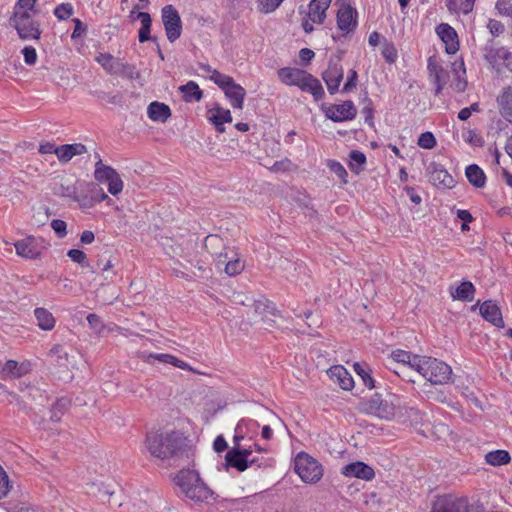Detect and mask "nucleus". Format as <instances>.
<instances>
[{
  "instance_id": "nucleus-1",
  "label": "nucleus",
  "mask_w": 512,
  "mask_h": 512,
  "mask_svg": "<svg viewBox=\"0 0 512 512\" xmlns=\"http://www.w3.org/2000/svg\"><path fill=\"white\" fill-rule=\"evenodd\" d=\"M36 3L37 0H17L14 6L10 23L22 40L40 39L42 33L40 23L34 19L38 13Z\"/></svg>"
},
{
  "instance_id": "nucleus-2",
  "label": "nucleus",
  "mask_w": 512,
  "mask_h": 512,
  "mask_svg": "<svg viewBox=\"0 0 512 512\" xmlns=\"http://www.w3.org/2000/svg\"><path fill=\"white\" fill-rule=\"evenodd\" d=\"M185 444L182 433L177 431H152L146 435L145 445L151 456L159 459H169Z\"/></svg>"
},
{
  "instance_id": "nucleus-3",
  "label": "nucleus",
  "mask_w": 512,
  "mask_h": 512,
  "mask_svg": "<svg viewBox=\"0 0 512 512\" xmlns=\"http://www.w3.org/2000/svg\"><path fill=\"white\" fill-rule=\"evenodd\" d=\"M175 483L186 498L195 503H209L215 499L214 491L192 469H182L175 477Z\"/></svg>"
},
{
  "instance_id": "nucleus-4",
  "label": "nucleus",
  "mask_w": 512,
  "mask_h": 512,
  "mask_svg": "<svg viewBox=\"0 0 512 512\" xmlns=\"http://www.w3.org/2000/svg\"><path fill=\"white\" fill-rule=\"evenodd\" d=\"M279 80L288 86H297L300 90L313 95L316 101L324 96V89L321 82L312 74L298 69L285 67L277 71Z\"/></svg>"
},
{
  "instance_id": "nucleus-5",
  "label": "nucleus",
  "mask_w": 512,
  "mask_h": 512,
  "mask_svg": "<svg viewBox=\"0 0 512 512\" xmlns=\"http://www.w3.org/2000/svg\"><path fill=\"white\" fill-rule=\"evenodd\" d=\"M401 406V398L394 393H374L363 403L364 411L379 419L391 421Z\"/></svg>"
},
{
  "instance_id": "nucleus-6",
  "label": "nucleus",
  "mask_w": 512,
  "mask_h": 512,
  "mask_svg": "<svg viewBox=\"0 0 512 512\" xmlns=\"http://www.w3.org/2000/svg\"><path fill=\"white\" fill-rule=\"evenodd\" d=\"M202 69L210 74V80L224 92L232 108L242 110L246 90L236 83L231 76L223 74L209 65L202 66Z\"/></svg>"
},
{
  "instance_id": "nucleus-7",
  "label": "nucleus",
  "mask_w": 512,
  "mask_h": 512,
  "mask_svg": "<svg viewBox=\"0 0 512 512\" xmlns=\"http://www.w3.org/2000/svg\"><path fill=\"white\" fill-rule=\"evenodd\" d=\"M417 373L434 385H443L449 382L452 375L451 367L437 358L423 356L417 364Z\"/></svg>"
},
{
  "instance_id": "nucleus-8",
  "label": "nucleus",
  "mask_w": 512,
  "mask_h": 512,
  "mask_svg": "<svg viewBox=\"0 0 512 512\" xmlns=\"http://www.w3.org/2000/svg\"><path fill=\"white\" fill-rule=\"evenodd\" d=\"M483 504L471 503L465 496L443 495L433 502L430 512H482Z\"/></svg>"
},
{
  "instance_id": "nucleus-9",
  "label": "nucleus",
  "mask_w": 512,
  "mask_h": 512,
  "mask_svg": "<svg viewBox=\"0 0 512 512\" xmlns=\"http://www.w3.org/2000/svg\"><path fill=\"white\" fill-rule=\"evenodd\" d=\"M97 161L94 169V179L107 186L112 196H118L124 189V182L120 174L112 166L103 163L99 154L95 156Z\"/></svg>"
},
{
  "instance_id": "nucleus-10",
  "label": "nucleus",
  "mask_w": 512,
  "mask_h": 512,
  "mask_svg": "<svg viewBox=\"0 0 512 512\" xmlns=\"http://www.w3.org/2000/svg\"><path fill=\"white\" fill-rule=\"evenodd\" d=\"M294 470L303 482L309 484L319 482L323 476L321 463L305 452L295 457Z\"/></svg>"
},
{
  "instance_id": "nucleus-11",
  "label": "nucleus",
  "mask_w": 512,
  "mask_h": 512,
  "mask_svg": "<svg viewBox=\"0 0 512 512\" xmlns=\"http://www.w3.org/2000/svg\"><path fill=\"white\" fill-rule=\"evenodd\" d=\"M241 440H243V436H234V446L227 452L225 460L228 466L236 468L239 472H244L252 465L254 460H249L253 450L241 446Z\"/></svg>"
},
{
  "instance_id": "nucleus-12",
  "label": "nucleus",
  "mask_w": 512,
  "mask_h": 512,
  "mask_svg": "<svg viewBox=\"0 0 512 512\" xmlns=\"http://www.w3.org/2000/svg\"><path fill=\"white\" fill-rule=\"evenodd\" d=\"M96 62L110 75H120L133 79L137 74L135 67L114 57L110 53H100Z\"/></svg>"
},
{
  "instance_id": "nucleus-13",
  "label": "nucleus",
  "mask_w": 512,
  "mask_h": 512,
  "mask_svg": "<svg viewBox=\"0 0 512 512\" xmlns=\"http://www.w3.org/2000/svg\"><path fill=\"white\" fill-rule=\"evenodd\" d=\"M161 20L165 29L167 39L173 43L182 34V20L177 9L171 5H165L161 9Z\"/></svg>"
},
{
  "instance_id": "nucleus-14",
  "label": "nucleus",
  "mask_w": 512,
  "mask_h": 512,
  "mask_svg": "<svg viewBox=\"0 0 512 512\" xmlns=\"http://www.w3.org/2000/svg\"><path fill=\"white\" fill-rule=\"evenodd\" d=\"M332 0H311L308 5V13L302 22L306 33L314 30V25H321L326 19V11Z\"/></svg>"
},
{
  "instance_id": "nucleus-15",
  "label": "nucleus",
  "mask_w": 512,
  "mask_h": 512,
  "mask_svg": "<svg viewBox=\"0 0 512 512\" xmlns=\"http://www.w3.org/2000/svg\"><path fill=\"white\" fill-rule=\"evenodd\" d=\"M324 115L333 122H347L355 119L357 108L352 100L339 104H330L323 108Z\"/></svg>"
},
{
  "instance_id": "nucleus-16",
  "label": "nucleus",
  "mask_w": 512,
  "mask_h": 512,
  "mask_svg": "<svg viewBox=\"0 0 512 512\" xmlns=\"http://www.w3.org/2000/svg\"><path fill=\"white\" fill-rule=\"evenodd\" d=\"M16 254L27 260L40 259L43 252V247L40 240L33 235H28L14 243Z\"/></svg>"
},
{
  "instance_id": "nucleus-17",
  "label": "nucleus",
  "mask_w": 512,
  "mask_h": 512,
  "mask_svg": "<svg viewBox=\"0 0 512 512\" xmlns=\"http://www.w3.org/2000/svg\"><path fill=\"white\" fill-rule=\"evenodd\" d=\"M357 10L348 3H343L338 9L336 20L338 29L344 34L353 32L357 27Z\"/></svg>"
},
{
  "instance_id": "nucleus-18",
  "label": "nucleus",
  "mask_w": 512,
  "mask_h": 512,
  "mask_svg": "<svg viewBox=\"0 0 512 512\" xmlns=\"http://www.w3.org/2000/svg\"><path fill=\"white\" fill-rule=\"evenodd\" d=\"M435 32L441 39L444 50L449 55H454L459 51L460 42L456 30L447 23H441L436 26Z\"/></svg>"
},
{
  "instance_id": "nucleus-19",
  "label": "nucleus",
  "mask_w": 512,
  "mask_h": 512,
  "mask_svg": "<svg viewBox=\"0 0 512 512\" xmlns=\"http://www.w3.org/2000/svg\"><path fill=\"white\" fill-rule=\"evenodd\" d=\"M252 307L254 317L259 318L269 327H273L276 322L275 318L280 317V313L276 309L274 303L264 297L255 300Z\"/></svg>"
},
{
  "instance_id": "nucleus-20",
  "label": "nucleus",
  "mask_w": 512,
  "mask_h": 512,
  "mask_svg": "<svg viewBox=\"0 0 512 512\" xmlns=\"http://www.w3.org/2000/svg\"><path fill=\"white\" fill-rule=\"evenodd\" d=\"M204 248L213 258L216 268H219L220 261L227 260L228 250L232 249L231 247L226 246L223 238L214 234L208 235L205 238Z\"/></svg>"
},
{
  "instance_id": "nucleus-21",
  "label": "nucleus",
  "mask_w": 512,
  "mask_h": 512,
  "mask_svg": "<svg viewBox=\"0 0 512 512\" xmlns=\"http://www.w3.org/2000/svg\"><path fill=\"white\" fill-rule=\"evenodd\" d=\"M342 65L337 62H329L328 68L322 74V78L326 83L327 89L330 94H335L339 91L340 84L343 80Z\"/></svg>"
},
{
  "instance_id": "nucleus-22",
  "label": "nucleus",
  "mask_w": 512,
  "mask_h": 512,
  "mask_svg": "<svg viewBox=\"0 0 512 512\" xmlns=\"http://www.w3.org/2000/svg\"><path fill=\"white\" fill-rule=\"evenodd\" d=\"M486 59L498 73L502 72L505 68H510L512 64V54L504 47L490 49Z\"/></svg>"
},
{
  "instance_id": "nucleus-23",
  "label": "nucleus",
  "mask_w": 512,
  "mask_h": 512,
  "mask_svg": "<svg viewBox=\"0 0 512 512\" xmlns=\"http://www.w3.org/2000/svg\"><path fill=\"white\" fill-rule=\"evenodd\" d=\"M222 265H224V272L228 276L233 277L239 275L244 270L245 260L237 250L232 248L228 250L227 260L219 262L218 269H220Z\"/></svg>"
},
{
  "instance_id": "nucleus-24",
  "label": "nucleus",
  "mask_w": 512,
  "mask_h": 512,
  "mask_svg": "<svg viewBox=\"0 0 512 512\" xmlns=\"http://www.w3.org/2000/svg\"><path fill=\"white\" fill-rule=\"evenodd\" d=\"M427 69L429 71V76L434 82L436 89L435 94L439 95L448 81V73L447 71L439 64V62L430 57L428 59Z\"/></svg>"
},
{
  "instance_id": "nucleus-25",
  "label": "nucleus",
  "mask_w": 512,
  "mask_h": 512,
  "mask_svg": "<svg viewBox=\"0 0 512 512\" xmlns=\"http://www.w3.org/2000/svg\"><path fill=\"white\" fill-rule=\"evenodd\" d=\"M329 378L343 390H351L354 380L349 371L343 365H333L327 370Z\"/></svg>"
},
{
  "instance_id": "nucleus-26",
  "label": "nucleus",
  "mask_w": 512,
  "mask_h": 512,
  "mask_svg": "<svg viewBox=\"0 0 512 512\" xmlns=\"http://www.w3.org/2000/svg\"><path fill=\"white\" fill-rule=\"evenodd\" d=\"M32 369L30 361L24 360L17 362L15 360H7L2 367V375L4 378H21L27 375Z\"/></svg>"
},
{
  "instance_id": "nucleus-27",
  "label": "nucleus",
  "mask_w": 512,
  "mask_h": 512,
  "mask_svg": "<svg viewBox=\"0 0 512 512\" xmlns=\"http://www.w3.org/2000/svg\"><path fill=\"white\" fill-rule=\"evenodd\" d=\"M342 474L346 477H356L366 481L372 480L375 476L373 468L360 461L345 465Z\"/></svg>"
},
{
  "instance_id": "nucleus-28",
  "label": "nucleus",
  "mask_w": 512,
  "mask_h": 512,
  "mask_svg": "<svg viewBox=\"0 0 512 512\" xmlns=\"http://www.w3.org/2000/svg\"><path fill=\"white\" fill-rule=\"evenodd\" d=\"M144 361L151 363V360H156L164 364H170L179 369L196 373V370L186 361L168 353H150L146 357H143Z\"/></svg>"
},
{
  "instance_id": "nucleus-29",
  "label": "nucleus",
  "mask_w": 512,
  "mask_h": 512,
  "mask_svg": "<svg viewBox=\"0 0 512 512\" xmlns=\"http://www.w3.org/2000/svg\"><path fill=\"white\" fill-rule=\"evenodd\" d=\"M207 119L211 124L214 125L218 133H224V124L232 122V115L230 110L224 109L217 105L208 110Z\"/></svg>"
},
{
  "instance_id": "nucleus-30",
  "label": "nucleus",
  "mask_w": 512,
  "mask_h": 512,
  "mask_svg": "<svg viewBox=\"0 0 512 512\" xmlns=\"http://www.w3.org/2000/svg\"><path fill=\"white\" fill-rule=\"evenodd\" d=\"M480 313L486 321H489L494 326L499 328L504 326V321L502 318L500 308L493 301H485L480 306Z\"/></svg>"
},
{
  "instance_id": "nucleus-31",
  "label": "nucleus",
  "mask_w": 512,
  "mask_h": 512,
  "mask_svg": "<svg viewBox=\"0 0 512 512\" xmlns=\"http://www.w3.org/2000/svg\"><path fill=\"white\" fill-rule=\"evenodd\" d=\"M422 357L423 356L413 354L402 349L393 350L390 354V359L393 362L402 364L403 366L408 367L414 371L417 370V364H420Z\"/></svg>"
},
{
  "instance_id": "nucleus-32",
  "label": "nucleus",
  "mask_w": 512,
  "mask_h": 512,
  "mask_svg": "<svg viewBox=\"0 0 512 512\" xmlns=\"http://www.w3.org/2000/svg\"><path fill=\"white\" fill-rule=\"evenodd\" d=\"M429 179L433 185L438 187L451 188L453 185V177L440 165H432L429 172Z\"/></svg>"
},
{
  "instance_id": "nucleus-33",
  "label": "nucleus",
  "mask_w": 512,
  "mask_h": 512,
  "mask_svg": "<svg viewBox=\"0 0 512 512\" xmlns=\"http://www.w3.org/2000/svg\"><path fill=\"white\" fill-rule=\"evenodd\" d=\"M147 115L150 120L155 122H166L171 116V109L168 105L154 101L147 108Z\"/></svg>"
},
{
  "instance_id": "nucleus-34",
  "label": "nucleus",
  "mask_w": 512,
  "mask_h": 512,
  "mask_svg": "<svg viewBox=\"0 0 512 512\" xmlns=\"http://www.w3.org/2000/svg\"><path fill=\"white\" fill-rule=\"evenodd\" d=\"M497 103L501 116L512 123V87L503 89L497 98Z\"/></svg>"
},
{
  "instance_id": "nucleus-35",
  "label": "nucleus",
  "mask_w": 512,
  "mask_h": 512,
  "mask_svg": "<svg viewBox=\"0 0 512 512\" xmlns=\"http://www.w3.org/2000/svg\"><path fill=\"white\" fill-rule=\"evenodd\" d=\"M87 152V148L82 143L65 144L59 146L58 160L62 163L69 162L74 156L82 155Z\"/></svg>"
},
{
  "instance_id": "nucleus-36",
  "label": "nucleus",
  "mask_w": 512,
  "mask_h": 512,
  "mask_svg": "<svg viewBox=\"0 0 512 512\" xmlns=\"http://www.w3.org/2000/svg\"><path fill=\"white\" fill-rule=\"evenodd\" d=\"M37 326L43 331H51L55 328L56 319L46 308L38 307L34 310Z\"/></svg>"
},
{
  "instance_id": "nucleus-37",
  "label": "nucleus",
  "mask_w": 512,
  "mask_h": 512,
  "mask_svg": "<svg viewBox=\"0 0 512 512\" xmlns=\"http://www.w3.org/2000/svg\"><path fill=\"white\" fill-rule=\"evenodd\" d=\"M484 461L486 464L493 467H500L507 465L511 462V455L507 450L496 449L487 452L484 455Z\"/></svg>"
},
{
  "instance_id": "nucleus-38",
  "label": "nucleus",
  "mask_w": 512,
  "mask_h": 512,
  "mask_svg": "<svg viewBox=\"0 0 512 512\" xmlns=\"http://www.w3.org/2000/svg\"><path fill=\"white\" fill-rule=\"evenodd\" d=\"M185 102L200 101L203 92L195 81H189L185 85L179 87Z\"/></svg>"
},
{
  "instance_id": "nucleus-39",
  "label": "nucleus",
  "mask_w": 512,
  "mask_h": 512,
  "mask_svg": "<svg viewBox=\"0 0 512 512\" xmlns=\"http://www.w3.org/2000/svg\"><path fill=\"white\" fill-rule=\"evenodd\" d=\"M476 0H446V6L452 14H469L474 8Z\"/></svg>"
},
{
  "instance_id": "nucleus-40",
  "label": "nucleus",
  "mask_w": 512,
  "mask_h": 512,
  "mask_svg": "<svg viewBox=\"0 0 512 512\" xmlns=\"http://www.w3.org/2000/svg\"><path fill=\"white\" fill-rule=\"evenodd\" d=\"M475 287L469 281L461 282L454 290H451L453 299L462 301H472L474 297Z\"/></svg>"
},
{
  "instance_id": "nucleus-41",
  "label": "nucleus",
  "mask_w": 512,
  "mask_h": 512,
  "mask_svg": "<svg viewBox=\"0 0 512 512\" xmlns=\"http://www.w3.org/2000/svg\"><path fill=\"white\" fill-rule=\"evenodd\" d=\"M468 181L475 187L481 188L485 185L486 177L483 170L476 164L469 165L465 170Z\"/></svg>"
},
{
  "instance_id": "nucleus-42",
  "label": "nucleus",
  "mask_w": 512,
  "mask_h": 512,
  "mask_svg": "<svg viewBox=\"0 0 512 512\" xmlns=\"http://www.w3.org/2000/svg\"><path fill=\"white\" fill-rule=\"evenodd\" d=\"M137 18L141 22V27L138 32V39H139V42L144 43L151 39L150 33H151L152 19H151L150 14L147 12H139L137 14Z\"/></svg>"
},
{
  "instance_id": "nucleus-43",
  "label": "nucleus",
  "mask_w": 512,
  "mask_h": 512,
  "mask_svg": "<svg viewBox=\"0 0 512 512\" xmlns=\"http://www.w3.org/2000/svg\"><path fill=\"white\" fill-rule=\"evenodd\" d=\"M353 367L356 374L361 378L365 387L368 389L375 388V380L372 378L371 369L367 364L356 362Z\"/></svg>"
},
{
  "instance_id": "nucleus-44",
  "label": "nucleus",
  "mask_w": 512,
  "mask_h": 512,
  "mask_svg": "<svg viewBox=\"0 0 512 512\" xmlns=\"http://www.w3.org/2000/svg\"><path fill=\"white\" fill-rule=\"evenodd\" d=\"M381 54L385 61L389 64H393L398 59V51L392 42L384 40L381 46Z\"/></svg>"
},
{
  "instance_id": "nucleus-45",
  "label": "nucleus",
  "mask_w": 512,
  "mask_h": 512,
  "mask_svg": "<svg viewBox=\"0 0 512 512\" xmlns=\"http://www.w3.org/2000/svg\"><path fill=\"white\" fill-rule=\"evenodd\" d=\"M53 14L59 21H64L74 14V7L69 2L61 3L54 8Z\"/></svg>"
},
{
  "instance_id": "nucleus-46",
  "label": "nucleus",
  "mask_w": 512,
  "mask_h": 512,
  "mask_svg": "<svg viewBox=\"0 0 512 512\" xmlns=\"http://www.w3.org/2000/svg\"><path fill=\"white\" fill-rule=\"evenodd\" d=\"M361 113L364 116L365 123L373 128L375 126L374 124V106L373 102L370 98L366 97L363 100V107L361 109Z\"/></svg>"
},
{
  "instance_id": "nucleus-47",
  "label": "nucleus",
  "mask_w": 512,
  "mask_h": 512,
  "mask_svg": "<svg viewBox=\"0 0 512 512\" xmlns=\"http://www.w3.org/2000/svg\"><path fill=\"white\" fill-rule=\"evenodd\" d=\"M259 12L269 14L276 11L284 0H255Z\"/></svg>"
},
{
  "instance_id": "nucleus-48",
  "label": "nucleus",
  "mask_w": 512,
  "mask_h": 512,
  "mask_svg": "<svg viewBox=\"0 0 512 512\" xmlns=\"http://www.w3.org/2000/svg\"><path fill=\"white\" fill-rule=\"evenodd\" d=\"M12 489V482L3 468V466L0 464V500L4 499L8 496L9 492Z\"/></svg>"
},
{
  "instance_id": "nucleus-49",
  "label": "nucleus",
  "mask_w": 512,
  "mask_h": 512,
  "mask_svg": "<svg viewBox=\"0 0 512 512\" xmlns=\"http://www.w3.org/2000/svg\"><path fill=\"white\" fill-rule=\"evenodd\" d=\"M436 144L437 142L435 136L432 132L429 131L421 133L417 140V145L427 150L433 149Z\"/></svg>"
},
{
  "instance_id": "nucleus-50",
  "label": "nucleus",
  "mask_w": 512,
  "mask_h": 512,
  "mask_svg": "<svg viewBox=\"0 0 512 512\" xmlns=\"http://www.w3.org/2000/svg\"><path fill=\"white\" fill-rule=\"evenodd\" d=\"M67 256L73 261L74 263L79 264L82 267H88L89 262L87 255L80 249H70L67 252Z\"/></svg>"
},
{
  "instance_id": "nucleus-51",
  "label": "nucleus",
  "mask_w": 512,
  "mask_h": 512,
  "mask_svg": "<svg viewBox=\"0 0 512 512\" xmlns=\"http://www.w3.org/2000/svg\"><path fill=\"white\" fill-rule=\"evenodd\" d=\"M327 166L343 183L347 182L348 173L340 162L329 160Z\"/></svg>"
},
{
  "instance_id": "nucleus-52",
  "label": "nucleus",
  "mask_w": 512,
  "mask_h": 512,
  "mask_svg": "<svg viewBox=\"0 0 512 512\" xmlns=\"http://www.w3.org/2000/svg\"><path fill=\"white\" fill-rule=\"evenodd\" d=\"M462 137L466 143L474 147H481L483 145L482 137L473 129L463 132Z\"/></svg>"
},
{
  "instance_id": "nucleus-53",
  "label": "nucleus",
  "mask_w": 512,
  "mask_h": 512,
  "mask_svg": "<svg viewBox=\"0 0 512 512\" xmlns=\"http://www.w3.org/2000/svg\"><path fill=\"white\" fill-rule=\"evenodd\" d=\"M292 167V161L288 158H284L282 160L274 162L273 165L269 168V170L274 173H284L291 171Z\"/></svg>"
},
{
  "instance_id": "nucleus-54",
  "label": "nucleus",
  "mask_w": 512,
  "mask_h": 512,
  "mask_svg": "<svg viewBox=\"0 0 512 512\" xmlns=\"http://www.w3.org/2000/svg\"><path fill=\"white\" fill-rule=\"evenodd\" d=\"M495 9L501 16L512 17V0H497Z\"/></svg>"
},
{
  "instance_id": "nucleus-55",
  "label": "nucleus",
  "mask_w": 512,
  "mask_h": 512,
  "mask_svg": "<svg viewBox=\"0 0 512 512\" xmlns=\"http://www.w3.org/2000/svg\"><path fill=\"white\" fill-rule=\"evenodd\" d=\"M87 321L90 327L94 329L98 334H102L106 329V326L102 323L100 316L95 313L88 314Z\"/></svg>"
},
{
  "instance_id": "nucleus-56",
  "label": "nucleus",
  "mask_w": 512,
  "mask_h": 512,
  "mask_svg": "<svg viewBox=\"0 0 512 512\" xmlns=\"http://www.w3.org/2000/svg\"><path fill=\"white\" fill-rule=\"evenodd\" d=\"M358 81V73L356 70L351 69L348 72L347 80L343 86L342 92L348 93L351 92L356 86Z\"/></svg>"
},
{
  "instance_id": "nucleus-57",
  "label": "nucleus",
  "mask_w": 512,
  "mask_h": 512,
  "mask_svg": "<svg viewBox=\"0 0 512 512\" xmlns=\"http://www.w3.org/2000/svg\"><path fill=\"white\" fill-rule=\"evenodd\" d=\"M51 228L59 238H64L67 235V224L65 221L60 219H54L51 221Z\"/></svg>"
},
{
  "instance_id": "nucleus-58",
  "label": "nucleus",
  "mask_w": 512,
  "mask_h": 512,
  "mask_svg": "<svg viewBox=\"0 0 512 512\" xmlns=\"http://www.w3.org/2000/svg\"><path fill=\"white\" fill-rule=\"evenodd\" d=\"M24 61L27 65H34L37 61L36 49L32 46H25L22 50Z\"/></svg>"
},
{
  "instance_id": "nucleus-59",
  "label": "nucleus",
  "mask_w": 512,
  "mask_h": 512,
  "mask_svg": "<svg viewBox=\"0 0 512 512\" xmlns=\"http://www.w3.org/2000/svg\"><path fill=\"white\" fill-rule=\"evenodd\" d=\"M75 200L77 201L79 207L83 210L93 208L96 205L93 195H78L75 197Z\"/></svg>"
},
{
  "instance_id": "nucleus-60",
  "label": "nucleus",
  "mask_w": 512,
  "mask_h": 512,
  "mask_svg": "<svg viewBox=\"0 0 512 512\" xmlns=\"http://www.w3.org/2000/svg\"><path fill=\"white\" fill-rule=\"evenodd\" d=\"M59 146H56L52 142H44L39 146V152L41 154H55L58 157Z\"/></svg>"
},
{
  "instance_id": "nucleus-61",
  "label": "nucleus",
  "mask_w": 512,
  "mask_h": 512,
  "mask_svg": "<svg viewBox=\"0 0 512 512\" xmlns=\"http://www.w3.org/2000/svg\"><path fill=\"white\" fill-rule=\"evenodd\" d=\"M488 28H489L491 34L496 35V36L503 33L504 29H505L504 25L500 21L495 20V19L489 20Z\"/></svg>"
},
{
  "instance_id": "nucleus-62",
  "label": "nucleus",
  "mask_w": 512,
  "mask_h": 512,
  "mask_svg": "<svg viewBox=\"0 0 512 512\" xmlns=\"http://www.w3.org/2000/svg\"><path fill=\"white\" fill-rule=\"evenodd\" d=\"M73 22H74L75 26H74L71 38L76 39V38H79L85 32L86 26L78 18H74Z\"/></svg>"
},
{
  "instance_id": "nucleus-63",
  "label": "nucleus",
  "mask_w": 512,
  "mask_h": 512,
  "mask_svg": "<svg viewBox=\"0 0 512 512\" xmlns=\"http://www.w3.org/2000/svg\"><path fill=\"white\" fill-rule=\"evenodd\" d=\"M94 200H95V204L97 203H100V202H106L107 205H111L112 204V199L108 196V194L102 189L100 188L94 195Z\"/></svg>"
},
{
  "instance_id": "nucleus-64",
  "label": "nucleus",
  "mask_w": 512,
  "mask_h": 512,
  "mask_svg": "<svg viewBox=\"0 0 512 512\" xmlns=\"http://www.w3.org/2000/svg\"><path fill=\"white\" fill-rule=\"evenodd\" d=\"M315 56V53L309 48H302L299 51V58L302 62L309 63Z\"/></svg>"
}]
</instances>
